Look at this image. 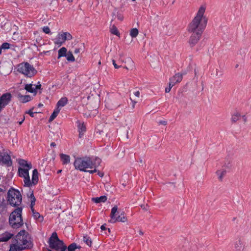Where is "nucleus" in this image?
<instances>
[{
  "label": "nucleus",
  "mask_w": 251,
  "mask_h": 251,
  "mask_svg": "<svg viewBox=\"0 0 251 251\" xmlns=\"http://www.w3.org/2000/svg\"><path fill=\"white\" fill-rule=\"evenodd\" d=\"M138 30L136 28H132L130 30V35L132 38H135L138 34Z\"/></svg>",
  "instance_id": "nucleus-31"
},
{
  "label": "nucleus",
  "mask_w": 251,
  "mask_h": 251,
  "mask_svg": "<svg viewBox=\"0 0 251 251\" xmlns=\"http://www.w3.org/2000/svg\"><path fill=\"white\" fill-rule=\"evenodd\" d=\"M18 163L21 166L26 168L25 169H31L32 168L31 163H28L25 160L20 159Z\"/></svg>",
  "instance_id": "nucleus-17"
},
{
  "label": "nucleus",
  "mask_w": 251,
  "mask_h": 251,
  "mask_svg": "<svg viewBox=\"0 0 251 251\" xmlns=\"http://www.w3.org/2000/svg\"><path fill=\"white\" fill-rule=\"evenodd\" d=\"M7 199L11 206L17 207L21 204L22 197L18 190L11 188L7 192Z\"/></svg>",
  "instance_id": "nucleus-5"
},
{
  "label": "nucleus",
  "mask_w": 251,
  "mask_h": 251,
  "mask_svg": "<svg viewBox=\"0 0 251 251\" xmlns=\"http://www.w3.org/2000/svg\"><path fill=\"white\" fill-rule=\"evenodd\" d=\"M65 37L64 32L61 34H58L57 38V40L54 43L55 44L61 46L62 44V43L66 41V39H65Z\"/></svg>",
  "instance_id": "nucleus-20"
},
{
  "label": "nucleus",
  "mask_w": 251,
  "mask_h": 251,
  "mask_svg": "<svg viewBox=\"0 0 251 251\" xmlns=\"http://www.w3.org/2000/svg\"><path fill=\"white\" fill-rule=\"evenodd\" d=\"M25 89L28 92L34 93L35 95L37 94L36 89L32 87V84H27L25 85Z\"/></svg>",
  "instance_id": "nucleus-26"
},
{
  "label": "nucleus",
  "mask_w": 251,
  "mask_h": 251,
  "mask_svg": "<svg viewBox=\"0 0 251 251\" xmlns=\"http://www.w3.org/2000/svg\"><path fill=\"white\" fill-rule=\"evenodd\" d=\"M100 229H101L102 230H106V229H107V228H106V227H105V224L102 225L100 226Z\"/></svg>",
  "instance_id": "nucleus-49"
},
{
  "label": "nucleus",
  "mask_w": 251,
  "mask_h": 251,
  "mask_svg": "<svg viewBox=\"0 0 251 251\" xmlns=\"http://www.w3.org/2000/svg\"><path fill=\"white\" fill-rule=\"evenodd\" d=\"M81 247L79 245H77L75 243H73L71 244L68 247H67V250L68 251H76V249H80Z\"/></svg>",
  "instance_id": "nucleus-21"
},
{
  "label": "nucleus",
  "mask_w": 251,
  "mask_h": 251,
  "mask_svg": "<svg viewBox=\"0 0 251 251\" xmlns=\"http://www.w3.org/2000/svg\"><path fill=\"white\" fill-rule=\"evenodd\" d=\"M0 47L2 49L7 50L10 48V44L8 43L5 42L2 43Z\"/></svg>",
  "instance_id": "nucleus-36"
},
{
  "label": "nucleus",
  "mask_w": 251,
  "mask_h": 251,
  "mask_svg": "<svg viewBox=\"0 0 251 251\" xmlns=\"http://www.w3.org/2000/svg\"><path fill=\"white\" fill-rule=\"evenodd\" d=\"M182 79V74L180 73L176 74L175 75L170 78L169 81L171 83L175 85L176 83L180 82Z\"/></svg>",
  "instance_id": "nucleus-12"
},
{
  "label": "nucleus",
  "mask_w": 251,
  "mask_h": 251,
  "mask_svg": "<svg viewBox=\"0 0 251 251\" xmlns=\"http://www.w3.org/2000/svg\"><path fill=\"white\" fill-rule=\"evenodd\" d=\"M22 207H18L10 214L9 223L13 228H19L24 225L22 216Z\"/></svg>",
  "instance_id": "nucleus-4"
},
{
  "label": "nucleus",
  "mask_w": 251,
  "mask_h": 251,
  "mask_svg": "<svg viewBox=\"0 0 251 251\" xmlns=\"http://www.w3.org/2000/svg\"><path fill=\"white\" fill-rule=\"evenodd\" d=\"M117 18H118V20H119L121 21H123V20L124 19L123 16L121 14H118L117 15Z\"/></svg>",
  "instance_id": "nucleus-44"
},
{
  "label": "nucleus",
  "mask_w": 251,
  "mask_h": 251,
  "mask_svg": "<svg viewBox=\"0 0 251 251\" xmlns=\"http://www.w3.org/2000/svg\"><path fill=\"white\" fill-rule=\"evenodd\" d=\"M30 198L31 197H34V194H33V191H32L31 193L30 194V196H29Z\"/></svg>",
  "instance_id": "nucleus-56"
},
{
  "label": "nucleus",
  "mask_w": 251,
  "mask_h": 251,
  "mask_svg": "<svg viewBox=\"0 0 251 251\" xmlns=\"http://www.w3.org/2000/svg\"><path fill=\"white\" fill-rule=\"evenodd\" d=\"M205 9V6L203 5L199 8L196 16L188 27V31L192 33L189 40V44L191 47L195 46L200 40L206 26L207 19L203 16Z\"/></svg>",
  "instance_id": "nucleus-1"
},
{
  "label": "nucleus",
  "mask_w": 251,
  "mask_h": 251,
  "mask_svg": "<svg viewBox=\"0 0 251 251\" xmlns=\"http://www.w3.org/2000/svg\"><path fill=\"white\" fill-rule=\"evenodd\" d=\"M174 85H174V84H172V83H171V82L169 81L168 87H167V88H165V92H166V93H169V92L171 91V90L172 88Z\"/></svg>",
  "instance_id": "nucleus-39"
},
{
  "label": "nucleus",
  "mask_w": 251,
  "mask_h": 251,
  "mask_svg": "<svg viewBox=\"0 0 251 251\" xmlns=\"http://www.w3.org/2000/svg\"><path fill=\"white\" fill-rule=\"evenodd\" d=\"M216 174L219 176V179L220 180L222 181L224 176L226 174V171L225 170H223L222 171L221 170H218L216 172Z\"/></svg>",
  "instance_id": "nucleus-29"
},
{
  "label": "nucleus",
  "mask_w": 251,
  "mask_h": 251,
  "mask_svg": "<svg viewBox=\"0 0 251 251\" xmlns=\"http://www.w3.org/2000/svg\"><path fill=\"white\" fill-rule=\"evenodd\" d=\"M25 119V117H24L22 121H20V122H19V125H22V123H23V122L24 121Z\"/></svg>",
  "instance_id": "nucleus-55"
},
{
  "label": "nucleus",
  "mask_w": 251,
  "mask_h": 251,
  "mask_svg": "<svg viewBox=\"0 0 251 251\" xmlns=\"http://www.w3.org/2000/svg\"><path fill=\"white\" fill-rule=\"evenodd\" d=\"M134 95H135L136 97H137L139 98V96H140V92H139V91H136V92H134Z\"/></svg>",
  "instance_id": "nucleus-48"
},
{
  "label": "nucleus",
  "mask_w": 251,
  "mask_h": 251,
  "mask_svg": "<svg viewBox=\"0 0 251 251\" xmlns=\"http://www.w3.org/2000/svg\"><path fill=\"white\" fill-rule=\"evenodd\" d=\"M234 247L237 250H243L244 248V240L241 237H238L236 239L234 243Z\"/></svg>",
  "instance_id": "nucleus-11"
},
{
  "label": "nucleus",
  "mask_w": 251,
  "mask_h": 251,
  "mask_svg": "<svg viewBox=\"0 0 251 251\" xmlns=\"http://www.w3.org/2000/svg\"><path fill=\"white\" fill-rule=\"evenodd\" d=\"M98 175L101 177H103L104 176V173L100 172V171H97Z\"/></svg>",
  "instance_id": "nucleus-47"
},
{
  "label": "nucleus",
  "mask_w": 251,
  "mask_h": 251,
  "mask_svg": "<svg viewBox=\"0 0 251 251\" xmlns=\"http://www.w3.org/2000/svg\"><path fill=\"white\" fill-rule=\"evenodd\" d=\"M4 191V190L1 188H0V192H3Z\"/></svg>",
  "instance_id": "nucleus-64"
},
{
  "label": "nucleus",
  "mask_w": 251,
  "mask_h": 251,
  "mask_svg": "<svg viewBox=\"0 0 251 251\" xmlns=\"http://www.w3.org/2000/svg\"><path fill=\"white\" fill-rule=\"evenodd\" d=\"M23 177L24 178V186L29 187L32 185L29 175Z\"/></svg>",
  "instance_id": "nucleus-27"
},
{
  "label": "nucleus",
  "mask_w": 251,
  "mask_h": 251,
  "mask_svg": "<svg viewBox=\"0 0 251 251\" xmlns=\"http://www.w3.org/2000/svg\"><path fill=\"white\" fill-rule=\"evenodd\" d=\"M43 30L46 34H49L50 32V29L48 26H44L43 27Z\"/></svg>",
  "instance_id": "nucleus-40"
},
{
  "label": "nucleus",
  "mask_w": 251,
  "mask_h": 251,
  "mask_svg": "<svg viewBox=\"0 0 251 251\" xmlns=\"http://www.w3.org/2000/svg\"><path fill=\"white\" fill-rule=\"evenodd\" d=\"M23 250L17 245L13 244L10 245L9 251H22Z\"/></svg>",
  "instance_id": "nucleus-30"
},
{
  "label": "nucleus",
  "mask_w": 251,
  "mask_h": 251,
  "mask_svg": "<svg viewBox=\"0 0 251 251\" xmlns=\"http://www.w3.org/2000/svg\"><path fill=\"white\" fill-rule=\"evenodd\" d=\"M242 118H243V119L244 122L245 123H246V122L247 121V117H246V116H245V115H243V116H242Z\"/></svg>",
  "instance_id": "nucleus-53"
},
{
  "label": "nucleus",
  "mask_w": 251,
  "mask_h": 251,
  "mask_svg": "<svg viewBox=\"0 0 251 251\" xmlns=\"http://www.w3.org/2000/svg\"><path fill=\"white\" fill-rule=\"evenodd\" d=\"M49 247L50 249L55 251H66L67 246L64 242L59 239L56 232L52 233L48 241Z\"/></svg>",
  "instance_id": "nucleus-6"
},
{
  "label": "nucleus",
  "mask_w": 251,
  "mask_h": 251,
  "mask_svg": "<svg viewBox=\"0 0 251 251\" xmlns=\"http://www.w3.org/2000/svg\"><path fill=\"white\" fill-rule=\"evenodd\" d=\"M13 235H14L13 234L10 233L7 231L5 232L4 233L0 235V242L8 241L13 236Z\"/></svg>",
  "instance_id": "nucleus-14"
},
{
  "label": "nucleus",
  "mask_w": 251,
  "mask_h": 251,
  "mask_svg": "<svg viewBox=\"0 0 251 251\" xmlns=\"http://www.w3.org/2000/svg\"><path fill=\"white\" fill-rule=\"evenodd\" d=\"M30 169L22 168L19 167L18 168V175L21 177H25V176L29 175V170Z\"/></svg>",
  "instance_id": "nucleus-19"
},
{
  "label": "nucleus",
  "mask_w": 251,
  "mask_h": 251,
  "mask_svg": "<svg viewBox=\"0 0 251 251\" xmlns=\"http://www.w3.org/2000/svg\"><path fill=\"white\" fill-rule=\"evenodd\" d=\"M14 244L21 249L30 250L33 247V242L31 235L25 229L19 231L14 238Z\"/></svg>",
  "instance_id": "nucleus-3"
},
{
  "label": "nucleus",
  "mask_w": 251,
  "mask_h": 251,
  "mask_svg": "<svg viewBox=\"0 0 251 251\" xmlns=\"http://www.w3.org/2000/svg\"><path fill=\"white\" fill-rule=\"evenodd\" d=\"M80 52V49L79 48H76L75 49V50H74V53H78Z\"/></svg>",
  "instance_id": "nucleus-50"
},
{
  "label": "nucleus",
  "mask_w": 251,
  "mask_h": 251,
  "mask_svg": "<svg viewBox=\"0 0 251 251\" xmlns=\"http://www.w3.org/2000/svg\"><path fill=\"white\" fill-rule=\"evenodd\" d=\"M34 109V107L30 109L27 111L25 112V113L29 114L31 117H34V113H37V112H33L32 111Z\"/></svg>",
  "instance_id": "nucleus-37"
},
{
  "label": "nucleus",
  "mask_w": 251,
  "mask_h": 251,
  "mask_svg": "<svg viewBox=\"0 0 251 251\" xmlns=\"http://www.w3.org/2000/svg\"><path fill=\"white\" fill-rule=\"evenodd\" d=\"M139 233V234L141 235H143L144 234V233L142 230H140Z\"/></svg>",
  "instance_id": "nucleus-59"
},
{
  "label": "nucleus",
  "mask_w": 251,
  "mask_h": 251,
  "mask_svg": "<svg viewBox=\"0 0 251 251\" xmlns=\"http://www.w3.org/2000/svg\"><path fill=\"white\" fill-rule=\"evenodd\" d=\"M56 146V144L54 142H52L50 144V146L52 147H54Z\"/></svg>",
  "instance_id": "nucleus-54"
},
{
  "label": "nucleus",
  "mask_w": 251,
  "mask_h": 251,
  "mask_svg": "<svg viewBox=\"0 0 251 251\" xmlns=\"http://www.w3.org/2000/svg\"><path fill=\"white\" fill-rule=\"evenodd\" d=\"M18 100L22 103H26L31 100V97L29 95H22L21 93L17 94Z\"/></svg>",
  "instance_id": "nucleus-15"
},
{
  "label": "nucleus",
  "mask_w": 251,
  "mask_h": 251,
  "mask_svg": "<svg viewBox=\"0 0 251 251\" xmlns=\"http://www.w3.org/2000/svg\"><path fill=\"white\" fill-rule=\"evenodd\" d=\"M39 174L37 169H35L32 172L31 183L32 185H36L38 183L39 180Z\"/></svg>",
  "instance_id": "nucleus-16"
},
{
  "label": "nucleus",
  "mask_w": 251,
  "mask_h": 251,
  "mask_svg": "<svg viewBox=\"0 0 251 251\" xmlns=\"http://www.w3.org/2000/svg\"><path fill=\"white\" fill-rule=\"evenodd\" d=\"M107 200V197L105 196H101L100 197L93 198L92 201L95 203H98L101 202H105Z\"/></svg>",
  "instance_id": "nucleus-22"
},
{
  "label": "nucleus",
  "mask_w": 251,
  "mask_h": 251,
  "mask_svg": "<svg viewBox=\"0 0 251 251\" xmlns=\"http://www.w3.org/2000/svg\"><path fill=\"white\" fill-rule=\"evenodd\" d=\"M41 84H40V82H38V84L36 86L35 89L37 91L38 89H41Z\"/></svg>",
  "instance_id": "nucleus-45"
},
{
  "label": "nucleus",
  "mask_w": 251,
  "mask_h": 251,
  "mask_svg": "<svg viewBox=\"0 0 251 251\" xmlns=\"http://www.w3.org/2000/svg\"><path fill=\"white\" fill-rule=\"evenodd\" d=\"M118 207L117 205H115L111 209L110 214V217L112 219L111 220H114L112 223H114L116 222H121L124 223L127 221V218L125 216L124 212L121 213L120 215L116 217V213L117 212Z\"/></svg>",
  "instance_id": "nucleus-8"
},
{
  "label": "nucleus",
  "mask_w": 251,
  "mask_h": 251,
  "mask_svg": "<svg viewBox=\"0 0 251 251\" xmlns=\"http://www.w3.org/2000/svg\"><path fill=\"white\" fill-rule=\"evenodd\" d=\"M83 241L89 247L92 245V241L91 238L89 237L87 235H85L83 236Z\"/></svg>",
  "instance_id": "nucleus-28"
},
{
  "label": "nucleus",
  "mask_w": 251,
  "mask_h": 251,
  "mask_svg": "<svg viewBox=\"0 0 251 251\" xmlns=\"http://www.w3.org/2000/svg\"><path fill=\"white\" fill-rule=\"evenodd\" d=\"M30 201L35 202L36 201V198L35 197H31L30 198Z\"/></svg>",
  "instance_id": "nucleus-52"
},
{
  "label": "nucleus",
  "mask_w": 251,
  "mask_h": 251,
  "mask_svg": "<svg viewBox=\"0 0 251 251\" xmlns=\"http://www.w3.org/2000/svg\"><path fill=\"white\" fill-rule=\"evenodd\" d=\"M141 206L143 208V209H144V210H145L146 211L148 210L149 209V206L147 204L146 205H142Z\"/></svg>",
  "instance_id": "nucleus-43"
},
{
  "label": "nucleus",
  "mask_w": 251,
  "mask_h": 251,
  "mask_svg": "<svg viewBox=\"0 0 251 251\" xmlns=\"http://www.w3.org/2000/svg\"><path fill=\"white\" fill-rule=\"evenodd\" d=\"M67 49L65 47H62L58 51V58L67 56Z\"/></svg>",
  "instance_id": "nucleus-23"
},
{
  "label": "nucleus",
  "mask_w": 251,
  "mask_h": 251,
  "mask_svg": "<svg viewBox=\"0 0 251 251\" xmlns=\"http://www.w3.org/2000/svg\"><path fill=\"white\" fill-rule=\"evenodd\" d=\"M30 209H31V211L32 212V214L33 213V212H36V211L35 210L34 207L30 208Z\"/></svg>",
  "instance_id": "nucleus-58"
},
{
  "label": "nucleus",
  "mask_w": 251,
  "mask_h": 251,
  "mask_svg": "<svg viewBox=\"0 0 251 251\" xmlns=\"http://www.w3.org/2000/svg\"><path fill=\"white\" fill-rule=\"evenodd\" d=\"M158 124L159 125H167V121H160L158 122Z\"/></svg>",
  "instance_id": "nucleus-46"
},
{
  "label": "nucleus",
  "mask_w": 251,
  "mask_h": 251,
  "mask_svg": "<svg viewBox=\"0 0 251 251\" xmlns=\"http://www.w3.org/2000/svg\"><path fill=\"white\" fill-rule=\"evenodd\" d=\"M30 202H31L30 205V208L34 207V206L35 204V202L30 201Z\"/></svg>",
  "instance_id": "nucleus-51"
},
{
  "label": "nucleus",
  "mask_w": 251,
  "mask_h": 251,
  "mask_svg": "<svg viewBox=\"0 0 251 251\" xmlns=\"http://www.w3.org/2000/svg\"><path fill=\"white\" fill-rule=\"evenodd\" d=\"M136 103V101H133V105H132L133 107H134V105H135V104Z\"/></svg>",
  "instance_id": "nucleus-63"
},
{
  "label": "nucleus",
  "mask_w": 251,
  "mask_h": 251,
  "mask_svg": "<svg viewBox=\"0 0 251 251\" xmlns=\"http://www.w3.org/2000/svg\"><path fill=\"white\" fill-rule=\"evenodd\" d=\"M60 109L59 107H56L53 111V113L51 114V116L49 118V122H51L53 121L58 115L59 113Z\"/></svg>",
  "instance_id": "nucleus-25"
},
{
  "label": "nucleus",
  "mask_w": 251,
  "mask_h": 251,
  "mask_svg": "<svg viewBox=\"0 0 251 251\" xmlns=\"http://www.w3.org/2000/svg\"><path fill=\"white\" fill-rule=\"evenodd\" d=\"M68 102V99L66 97H63L61 98L57 103V107H59L60 106L63 107L65 106Z\"/></svg>",
  "instance_id": "nucleus-24"
},
{
  "label": "nucleus",
  "mask_w": 251,
  "mask_h": 251,
  "mask_svg": "<svg viewBox=\"0 0 251 251\" xmlns=\"http://www.w3.org/2000/svg\"><path fill=\"white\" fill-rule=\"evenodd\" d=\"M249 229H250L249 226H248L246 227L245 231L247 232L249 231Z\"/></svg>",
  "instance_id": "nucleus-57"
},
{
  "label": "nucleus",
  "mask_w": 251,
  "mask_h": 251,
  "mask_svg": "<svg viewBox=\"0 0 251 251\" xmlns=\"http://www.w3.org/2000/svg\"><path fill=\"white\" fill-rule=\"evenodd\" d=\"M43 106V104L41 103L38 104V107H42Z\"/></svg>",
  "instance_id": "nucleus-60"
},
{
  "label": "nucleus",
  "mask_w": 251,
  "mask_h": 251,
  "mask_svg": "<svg viewBox=\"0 0 251 251\" xmlns=\"http://www.w3.org/2000/svg\"><path fill=\"white\" fill-rule=\"evenodd\" d=\"M64 34L65 35L66 40H70L72 39V36L71 34L69 32H64Z\"/></svg>",
  "instance_id": "nucleus-38"
},
{
  "label": "nucleus",
  "mask_w": 251,
  "mask_h": 251,
  "mask_svg": "<svg viewBox=\"0 0 251 251\" xmlns=\"http://www.w3.org/2000/svg\"><path fill=\"white\" fill-rule=\"evenodd\" d=\"M62 172V170H59L57 171V174H59Z\"/></svg>",
  "instance_id": "nucleus-61"
},
{
  "label": "nucleus",
  "mask_w": 251,
  "mask_h": 251,
  "mask_svg": "<svg viewBox=\"0 0 251 251\" xmlns=\"http://www.w3.org/2000/svg\"><path fill=\"white\" fill-rule=\"evenodd\" d=\"M32 215L34 218L36 220L39 219L40 221H42L44 219L43 216H41L40 214L38 212H33Z\"/></svg>",
  "instance_id": "nucleus-34"
},
{
  "label": "nucleus",
  "mask_w": 251,
  "mask_h": 251,
  "mask_svg": "<svg viewBox=\"0 0 251 251\" xmlns=\"http://www.w3.org/2000/svg\"><path fill=\"white\" fill-rule=\"evenodd\" d=\"M77 124L79 132V137L81 138L84 133L86 131V128L84 123H81L80 121H77Z\"/></svg>",
  "instance_id": "nucleus-13"
},
{
  "label": "nucleus",
  "mask_w": 251,
  "mask_h": 251,
  "mask_svg": "<svg viewBox=\"0 0 251 251\" xmlns=\"http://www.w3.org/2000/svg\"><path fill=\"white\" fill-rule=\"evenodd\" d=\"M110 32L112 34H114V35H117L118 36L120 35V33H119L117 28L114 25L112 26V28L110 29Z\"/></svg>",
  "instance_id": "nucleus-35"
},
{
  "label": "nucleus",
  "mask_w": 251,
  "mask_h": 251,
  "mask_svg": "<svg viewBox=\"0 0 251 251\" xmlns=\"http://www.w3.org/2000/svg\"><path fill=\"white\" fill-rule=\"evenodd\" d=\"M94 168V170H87L86 172H89V173L92 174H94V173L97 172V170L96 169V168Z\"/></svg>",
  "instance_id": "nucleus-42"
},
{
  "label": "nucleus",
  "mask_w": 251,
  "mask_h": 251,
  "mask_svg": "<svg viewBox=\"0 0 251 251\" xmlns=\"http://www.w3.org/2000/svg\"><path fill=\"white\" fill-rule=\"evenodd\" d=\"M112 63H113V65H114V67L115 69H119V68L121 67V66H119V65H117V64L116 63V62L114 60H112Z\"/></svg>",
  "instance_id": "nucleus-41"
},
{
  "label": "nucleus",
  "mask_w": 251,
  "mask_h": 251,
  "mask_svg": "<svg viewBox=\"0 0 251 251\" xmlns=\"http://www.w3.org/2000/svg\"><path fill=\"white\" fill-rule=\"evenodd\" d=\"M17 71L27 77H31L35 75L37 71L28 62H23L17 66Z\"/></svg>",
  "instance_id": "nucleus-7"
},
{
  "label": "nucleus",
  "mask_w": 251,
  "mask_h": 251,
  "mask_svg": "<svg viewBox=\"0 0 251 251\" xmlns=\"http://www.w3.org/2000/svg\"><path fill=\"white\" fill-rule=\"evenodd\" d=\"M60 157L63 165L67 164L70 162V156L69 155L60 153Z\"/></svg>",
  "instance_id": "nucleus-18"
},
{
  "label": "nucleus",
  "mask_w": 251,
  "mask_h": 251,
  "mask_svg": "<svg viewBox=\"0 0 251 251\" xmlns=\"http://www.w3.org/2000/svg\"><path fill=\"white\" fill-rule=\"evenodd\" d=\"M0 161L7 167H10L12 165V160L10 156L8 154H4L3 155H1L0 156Z\"/></svg>",
  "instance_id": "nucleus-10"
},
{
  "label": "nucleus",
  "mask_w": 251,
  "mask_h": 251,
  "mask_svg": "<svg viewBox=\"0 0 251 251\" xmlns=\"http://www.w3.org/2000/svg\"><path fill=\"white\" fill-rule=\"evenodd\" d=\"M101 159L96 158L93 162L89 157H77L75 159L74 165L75 169L82 172H87L86 169L97 168L100 163Z\"/></svg>",
  "instance_id": "nucleus-2"
},
{
  "label": "nucleus",
  "mask_w": 251,
  "mask_h": 251,
  "mask_svg": "<svg viewBox=\"0 0 251 251\" xmlns=\"http://www.w3.org/2000/svg\"><path fill=\"white\" fill-rule=\"evenodd\" d=\"M194 72H195V75H196L197 72V70L196 68L194 69Z\"/></svg>",
  "instance_id": "nucleus-62"
},
{
  "label": "nucleus",
  "mask_w": 251,
  "mask_h": 251,
  "mask_svg": "<svg viewBox=\"0 0 251 251\" xmlns=\"http://www.w3.org/2000/svg\"><path fill=\"white\" fill-rule=\"evenodd\" d=\"M241 117V115L239 113H236L232 115L231 117V121L233 123H235L238 120H239L240 118Z\"/></svg>",
  "instance_id": "nucleus-32"
},
{
  "label": "nucleus",
  "mask_w": 251,
  "mask_h": 251,
  "mask_svg": "<svg viewBox=\"0 0 251 251\" xmlns=\"http://www.w3.org/2000/svg\"><path fill=\"white\" fill-rule=\"evenodd\" d=\"M12 95L10 93H6L0 97V112L11 100Z\"/></svg>",
  "instance_id": "nucleus-9"
},
{
  "label": "nucleus",
  "mask_w": 251,
  "mask_h": 251,
  "mask_svg": "<svg viewBox=\"0 0 251 251\" xmlns=\"http://www.w3.org/2000/svg\"><path fill=\"white\" fill-rule=\"evenodd\" d=\"M66 57H67V60L68 61H71V62L75 61V57H74L73 53H72V52L69 51L67 53V56Z\"/></svg>",
  "instance_id": "nucleus-33"
}]
</instances>
